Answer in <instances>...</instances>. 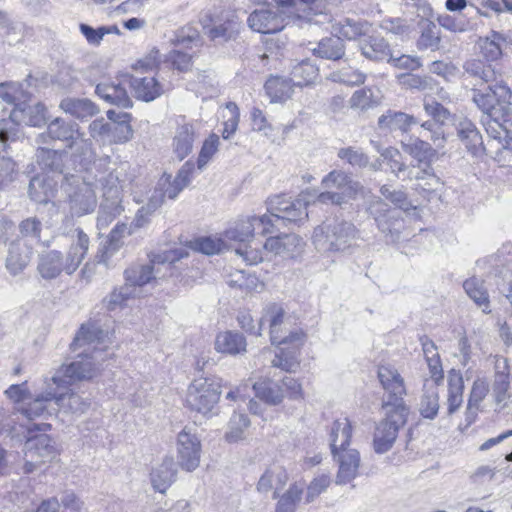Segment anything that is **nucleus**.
<instances>
[{"mask_svg": "<svg viewBox=\"0 0 512 512\" xmlns=\"http://www.w3.org/2000/svg\"><path fill=\"white\" fill-rule=\"evenodd\" d=\"M95 92L100 98L110 104L117 105L122 108H129L132 106V100L128 96L125 88L120 84L113 82H101L97 84Z\"/></svg>", "mask_w": 512, "mask_h": 512, "instance_id": "obj_35", "label": "nucleus"}, {"mask_svg": "<svg viewBox=\"0 0 512 512\" xmlns=\"http://www.w3.org/2000/svg\"><path fill=\"white\" fill-rule=\"evenodd\" d=\"M440 408L437 385L426 387L419 402V412L423 418L433 420Z\"/></svg>", "mask_w": 512, "mask_h": 512, "instance_id": "obj_50", "label": "nucleus"}, {"mask_svg": "<svg viewBox=\"0 0 512 512\" xmlns=\"http://www.w3.org/2000/svg\"><path fill=\"white\" fill-rule=\"evenodd\" d=\"M253 389L256 397L270 405H278L284 397L282 389L269 379L255 382Z\"/></svg>", "mask_w": 512, "mask_h": 512, "instance_id": "obj_51", "label": "nucleus"}, {"mask_svg": "<svg viewBox=\"0 0 512 512\" xmlns=\"http://www.w3.org/2000/svg\"><path fill=\"white\" fill-rule=\"evenodd\" d=\"M264 88L272 102L285 101L292 94V86L290 81L280 77L269 78L266 81Z\"/></svg>", "mask_w": 512, "mask_h": 512, "instance_id": "obj_53", "label": "nucleus"}, {"mask_svg": "<svg viewBox=\"0 0 512 512\" xmlns=\"http://www.w3.org/2000/svg\"><path fill=\"white\" fill-rule=\"evenodd\" d=\"M456 130L459 139L472 155L485 151L482 135L471 120L467 118L459 120Z\"/></svg>", "mask_w": 512, "mask_h": 512, "instance_id": "obj_28", "label": "nucleus"}, {"mask_svg": "<svg viewBox=\"0 0 512 512\" xmlns=\"http://www.w3.org/2000/svg\"><path fill=\"white\" fill-rule=\"evenodd\" d=\"M193 248L205 255L219 254L224 250L232 249L223 239L210 236L196 239L193 243Z\"/></svg>", "mask_w": 512, "mask_h": 512, "instance_id": "obj_62", "label": "nucleus"}, {"mask_svg": "<svg viewBox=\"0 0 512 512\" xmlns=\"http://www.w3.org/2000/svg\"><path fill=\"white\" fill-rule=\"evenodd\" d=\"M382 197L390 201L399 211H410L416 207L411 203L407 193L402 189H395L393 186L384 184L379 190Z\"/></svg>", "mask_w": 512, "mask_h": 512, "instance_id": "obj_55", "label": "nucleus"}, {"mask_svg": "<svg viewBox=\"0 0 512 512\" xmlns=\"http://www.w3.org/2000/svg\"><path fill=\"white\" fill-rule=\"evenodd\" d=\"M268 219L274 232L289 224H297L308 217L307 201L303 198L294 200L283 196H275L268 202Z\"/></svg>", "mask_w": 512, "mask_h": 512, "instance_id": "obj_8", "label": "nucleus"}, {"mask_svg": "<svg viewBox=\"0 0 512 512\" xmlns=\"http://www.w3.org/2000/svg\"><path fill=\"white\" fill-rule=\"evenodd\" d=\"M482 124L485 127L486 133L490 137L488 146L491 148L494 146L502 137L510 132L506 124H512V110L507 111V115L502 119H494L492 117H482Z\"/></svg>", "mask_w": 512, "mask_h": 512, "instance_id": "obj_42", "label": "nucleus"}, {"mask_svg": "<svg viewBox=\"0 0 512 512\" xmlns=\"http://www.w3.org/2000/svg\"><path fill=\"white\" fill-rule=\"evenodd\" d=\"M339 159L347 162L350 166L357 169L366 168L369 165V157L362 149L352 146L340 148L337 152Z\"/></svg>", "mask_w": 512, "mask_h": 512, "instance_id": "obj_60", "label": "nucleus"}, {"mask_svg": "<svg viewBox=\"0 0 512 512\" xmlns=\"http://www.w3.org/2000/svg\"><path fill=\"white\" fill-rule=\"evenodd\" d=\"M282 9L294 15L297 19L309 24H324L330 22V7L337 6L342 0H274Z\"/></svg>", "mask_w": 512, "mask_h": 512, "instance_id": "obj_9", "label": "nucleus"}, {"mask_svg": "<svg viewBox=\"0 0 512 512\" xmlns=\"http://www.w3.org/2000/svg\"><path fill=\"white\" fill-rule=\"evenodd\" d=\"M359 49L365 58L372 61H388L391 54L388 42L379 35H365L359 40Z\"/></svg>", "mask_w": 512, "mask_h": 512, "instance_id": "obj_29", "label": "nucleus"}, {"mask_svg": "<svg viewBox=\"0 0 512 512\" xmlns=\"http://www.w3.org/2000/svg\"><path fill=\"white\" fill-rule=\"evenodd\" d=\"M379 105V99L374 96L369 88L356 90L349 99L351 109L367 111Z\"/></svg>", "mask_w": 512, "mask_h": 512, "instance_id": "obj_56", "label": "nucleus"}, {"mask_svg": "<svg viewBox=\"0 0 512 512\" xmlns=\"http://www.w3.org/2000/svg\"><path fill=\"white\" fill-rule=\"evenodd\" d=\"M385 418L375 428L373 448L377 454L388 452L394 445L399 429L407 421L409 409L407 406L383 407Z\"/></svg>", "mask_w": 512, "mask_h": 512, "instance_id": "obj_7", "label": "nucleus"}, {"mask_svg": "<svg viewBox=\"0 0 512 512\" xmlns=\"http://www.w3.org/2000/svg\"><path fill=\"white\" fill-rule=\"evenodd\" d=\"M302 246V239L298 235L284 233L267 238L263 244V249L266 254L292 258L301 252Z\"/></svg>", "mask_w": 512, "mask_h": 512, "instance_id": "obj_21", "label": "nucleus"}, {"mask_svg": "<svg viewBox=\"0 0 512 512\" xmlns=\"http://www.w3.org/2000/svg\"><path fill=\"white\" fill-rule=\"evenodd\" d=\"M358 238L355 225L345 220L323 223L314 229L313 244L321 253H344Z\"/></svg>", "mask_w": 512, "mask_h": 512, "instance_id": "obj_5", "label": "nucleus"}, {"mask_svg": "<svg viewBox=\"0 0 512 512\" xmlns=\"http://www.w3.org/2000/svg\"><path fill=\"white\" fill-rule=\"evenodd\" d=\"M87 170L92 185L95 184L102 192L97 225L104 228L124 211L123 191L128 181L126 169L123 166L112 167L110 157L105 156L96 159Z\"/></svg>", "mask_w": 512, "mask_h": 512, "instance_id": "obj_1", "label": "nucleus"}, {"mask_svg": "<svg viewBox=\"0 0 512 512\" xmlns=\"http://www.w3.org/2000/svg\"><path fill=\"white\" fill-rule=\"evenodd\" d=\"M338 463V472L336 475L337 484H347L354 480L360 467V453L356 449H344L337 455H333Z\"/></svg>", "mask_w": 512, "mask_h": 512, "instance_id": "obj_25", "label": "nucleus"}, {"mask_svg": "<svg viewBox=\"0 0 512 512\" xmlns=\"http://www.w3.org/2000/svg\"><path fill=\"white\" fill-rule=\"evenodd\" d=\"M45 106L42 103H35L33 105L25 102L15 105L10 112L9 118L6 121H11L9 127L17 135L16 126L27 125L33 127H40L47 123L45 116Z\"/></svg>", "mask_w": 512, "mask_h": 512, "instance_id": "obj_19", "label": "nucleus"}, {"mask_svg": "<svg viewBox=\"0 0 512 512\" xmlns=\"http://www.w3.org/2000/svg\"><path fill=\"white\" fill-rule=\"evenodd\" d=\"M311 50L315 56L337 61L345 55V44L342 38L334 34L333 36L322 38Z\"/></svg>", "mask_w": 512, "mask_h": 512, "instance_id": "obj_38", "label": "nucleus"}, {"mask_svg": "<svg viewBox=\"0 0 512 512\" xmlns=\"http://www.w3.org/2000/svg\"><path fill=\"white\" fill-rule=\"evenodd\" d=\"M512 92L502 81L487 85L484 89H472V101L483 112L482 117L502 119L512 110Z\"/></svg>", "mask_w": 512, "mask_h": 512, "instance_id": "obj_6", "label": "nucleus"}, {"mask_svg": "<svg viewBox=\"0 0 512 512\" xmlns=\"http://www.w3.org/2000/svg\"><path fill=\"white\" fill-rule=\"evenodd\" d=\"M43 230L42 221L36 216H30L23 219L18 225V238L25 243L38 244L41 242V233Z\"/></svg>", "mask_w": 512, "mask_h": 512, "instance_id": "obj_47", "label": "nucleus"}, {"mask_svg": "<svg viewBox=\"0 0 512 512\" xmlns=\"http://www.w3.org/2000/svg\"><path fill=\"white\" fill-rule=\"evenodd\" d=\"M188 252L183 248L169 249L149 255V263L146 265H132L124 272L125 285L132 288L136 295V288L144 286L151 280L164 278L169 272L173 276L174 263L186 257Z\"/></svg>", "mask_w": 512, "mask_h": 512, "instance_id": "obj_4", "label": "nucleus"}, {"mask_svg": "<svg viewBox=\"0 0 512 512\" xmlns=\"http://www.w3.org/2000/svg\"><path fill=\"white\" fill-rule=\"evenodd\" d=\"M130 86L134 96L145 102H151L163 93L162 85L154 76L132 77Z\"/></svg>", "mask_w": 512, "mask_h": 512, "instance_id": "obj_31", "label": "nucleus"}, {"mask_svg": "<svg viewBox=\"0 0 512 512\" xmlns=\"http://www.w3.org/2000/svg\"><path fill=\"white\" fill-rule=\"evenodd\" d=\"M285 13L288 14V17L296 18L287 9H282L278 6L276 9H256L249 15L247 22L253 31L262 34H273L285 28L287 24L283 16Z\"/></svg>", "mask_w": 512, "mask_h": 512, "instance_id": "obj_15", "label": "nucleus"}, {"mask_svg": "<svg viewBox=\"0 0 512 512\" xmlns=\"http://www.w3.org/2000/svg\"><path fill=\"white\" fill-rule=\"evenodd\" d=\"M162 204V194L153 192L148 202L137 211L134 219L135 226L138 228L145 226L150 221V217Z\"/></svg>", "mask_w": 512, "mask_h": 512, "instance_id": "obj_57", "label": "nucleus"}, {"mask_svg": "<svg viewBox=\"0 0 512 512\" xmlns=\"http://www.w3.org/2000/svg\"><path fill=\"white\" fill-rule=\"evenodd\" d=\"M303 491V484L297 482L291 484L289 489L279 497L275 512H295Z\"/></svg>", "mask_w": 512, "mask_h": 512, "instance_id": "obj_52", "label": "nucleus"}, {"mask_svg": "<svg viewBox=\"0 0 512 512\" xmlns=\"http://www.w3.org/2000/svg\"><path fill=\"white\" fill-rule=\"evenodd\" d=\"M463 288L466 294L473 302L486 314L490 313V301L487 289L484 287L483 280L477 277H471L464 281Z\"/></svg>", "mask_w": 512, "mask_h": 512, "instance_id": "obj_41", "label": "nucleus"}, {"mask_svg": "<svg viewBox=\"0 0 512 512\" xmlns=\"http://www.w3.org/2000/svg\"><path fill=\"white\" fill-rule=\"evenodd\" d=\"M250 425L247 415L234 413L229 421L228 431L225 438L230 443L238 442L244 438V431Z\"/></svg>", "mask_w": 512, "mask_h": 512, "instance_id": "obj_59", "label": "nucleus"}, {"mask_svg": "<svg viewBox=\"0 0 512 512\" xmlns=\"http://www.w3.org/2000/svg\"><path fill=\"white\" fill-rule=\"evenodd\" d=\"M418 25L421 29V34L417 41L418 48L420 50H438L441 43V32L436 24L428 19L422 18Z\"/></svg>", "mask_w": 512, "mask_h": 512, "instance_id": "obj_40", "label": "nucleus"}, {"mask_svg": "<svg viewBox=\"0 0 512 512\" xmlns=\"http://www.w3.org/2000/svg\"><path fill=\"white\" fill-rule=\"evenodd\" d=\"M201 444L195 434L185 427L178 434V462L179 465L187 470H195L200 463Z\"/></svg>", "mask_w": 512, "mask_h": 512, "instance_id": "obj_18", "label": "nucleus"}, {"mask_svg": "<svg viewBox=\"0 0 512 512\" xmlns=\"http://www.w3.org/2000/svg\"><path fill=\"white\" fill-rule=\"evenodd\" d=\"M44 391L37 395L33 400L24 402L18 407V411L28 420L52 415L56 412L54 398L56 392L52 386L51 379L45 381Z\"/></svg>", "mask_w": 512, "mask_h": 512, "instance_id": "obj_17", "label": "nucleus"}, {"mask_svg": "<svg viewBox=\"0 0 512 512\" xmlns=\"http://www.w3.org/2000/svg\"><path fill=\"white\" fill-rule=\"evenodd\" d=\"M95 375V364L81 357L68 364L61 365L51 377L52 386L56 392L54 405L56 411L66 414L82 415L90 407V400L74 392H64L69 386L80 381L89 380Z\"/></svg>", "mask_w": 512, "mask_h": 512, "instance_id": "obj_2", "label": "nucleus"}, {"mask_svg": "<svg viewBox=\"0 0 512 512\" xmlns=\"http://www.w3.org/2000/svg\"><path fill=\"white\" fill-rule=\"evenodd\" d=\"M284 311L281 308L273 307L268 315L263 317L259 325H263L264 321L269 323L270 327V338L273 345H283L287 343L299 342L301 340V334L298 332H290L287 336L281 335L280 326L283 322Z\"/></svg>", "mask_w": 512, "mask_h": 512, "instance_id": "obj_27", "label": "nucleus"}, {"mask_svg": "<svg viewBox=\"0 0 512 512\" xmlns=\"http://www.w3.org/2000/svg\"><path fill=\"white\" fill-rule=\"evenodd\" d=\"M220 394L219 383L210 378H199L190 384L186 403L191 410L206 415L218 402Z\"/></svg>", "mask_w": 512, "mask_h": 512, "instance_id": "obj_12", "label": "nucleus"}, {"mask_svg": "<svg viewBox=\"0 0 512 512\" xmlns=\"http://www.w3.org/2000/svg\"><path fill=\"white\" fill-rule=\"evenodd\" d=\"M423 107L426 114L441 127L453 118L450 110L435 100H425Z\"/></svg>", "mask_w": 512, "mask_h": 512, "instance_id": "obj_64", "label": "nucleus"}, {"mask_svg": "<svg viewBox=\"0 0 512 512\" xmlns=\"http://www.w3.org/2000/svg\"><path fill=\"white\" fill-rule=\"evenodd\" d=\"M419 121L412 115L404 112L388 110L378 119V127L383 131H402L407 132L411 125L418 124Z\"/></svg>", "mask_w": 512, "mask_h": 512, "instance_id": "obj_33", "label": "nucleus"}, {"mask_svg": "<svg viewBox=\"0 0 512 512\" xmlns=\"http://www.w3.org/2000/svg\"><path fill=\"white\" fill-rule=\"evenodd\" d=\"M24 454L42 463L49 461L56 455L54 441L47 434L30 437L24 444Z\"/></svg>", "mask_w": 512, "mask_h": 512, "instance_id": "obj_26", "label": "nucleus"}, {"mask_svg": "<svg viewBox=\"0 0 512 512\" xmlns=\"http://www.w3.org/2000/svg\"><path fill=\"white\" fill-rule=\"evenodd\" d=\"M498 76L495 65L481 59H469L463 64L462 78L474 87L499 82Z\"/></svg>", "mask_w": 512, "mask_h": 512, "instance_id": "obj_20", "label": "nucleus"}, {"mask_svg": "<svg viewBox=\"0 0 512 512\" xmlns=\"http://www.w3.org/2000/svg\"><path fill=\"white\" fill-rule=\"evenodd\" d=\"M399 85L405 89L425 91L433 88L432 78L412 73H401L397 76Z\"/></svg>", "mask_w": 512, "mask_h": 512, "instance_id": "obj_63", "label": "nucleus"}, {"mask_svg": "<svg viewBox=\"0 0 512 512\" xmlns=\"http://www.w3.org/2000/svg\"><path fill=\"white\" fill-rule=\"evenodd\" d=\"M59 107L67 114L84 121L99 112L94 102L87 98L66 97L61 100Z\"/></svg>", "mask_w": 512, "mask_h": 512, "instance_id": "obj_30", "label": "nucleus"}, {"mask_svg": "<svg viewBox=\"0 0 512 512\" xmlns=\"http://www.w3.org/2000/svg\"><path fill=\"white\" fill-rule=\"evenodd\" d=\"M171 42L176 47L192 48L193 46H197L201 43V38L196 28L191 25H186L175 32L174 38L171 39Z\"/></svg>", "mask_w": 512, "mask_h": 512, "instance_id": "obj_61", "label": "nucleus"}, {"mask_svg": "<svg viewBox=\"0 0 512 512\" xmlns=\"http://www.w3.org/2000/svg\"><path fill=\"white\" fill-rule=\"evenodd\" d=\"M368 25L366 23L345 18L333 26L334 33L340 38L344 37L348 40H356L364 38L367 33Z\"/></svg>", "mask_w": 512, "mask_h": 512, "instance_id": "obj_49", "label": "nucleus"}, {"mask_svg": "<svg viewBox=\"0 0 512 512\" xmlns=\"http://www.w3.org/2000/svg\"><path fill=\"white\" fill-rule=\"evenodd\" d=\"M77 239L74 241L66 256L58 250L44 251L38 256L37 273L44 280H54L65 272L72 275L84 260L89 249V237L82 229H76Z\"/></svg>", "mask_w": 512, "mask_h": 512, "instance_id": "obj_3", "label": "nucleus"}, {"mask_svg": "<svg viewBox=\"0 0 512 512\" xmlns=\"http://www.w3.org/2000/svg\"><path fill=\"white\" fill-rule=\"evenodd\" d=\"M378 379L387 395L383 400L382 407L406 406L403 400V396L406 394L404 380L395 368L380 366Z\"/></svg>", "mask_w": 512, "mask_h": 512, "instance_id": "obj_16", "label": "nucleus"}, {"mask_svg": "<svg viewBox=\"0 0 512 512\" xmlns=\"http://www.w3.org/2000/svg\"><path fill=\"white\" fill-rule=\"evenodd\" d=\"M130 230L126 223L117 224L109 234L108 240L106 241L103 249L99 250L101 255H97L98 262H105L104 256L106 254H113L122 245V238L125 235H129Z\"/></svg>", "mask_w": 512, "mask_h": 512, "instance_id": "obj_54", "label": "nucleus"}, {"mask_svg": "<svg viewBox=\"0 0 512 512\" xmlns=\"http://www.w3.org/2000/svg\"><path fill=\"white\" fill-rule=\"evenodd\" d=\"M177 468L172 458H165L163 462L151 471V483L155 490L164 493L175 481Z\"/></svg>", "mask_w": 512, "mask_h": 512, "instance_id": "obj_32", "label": "nucleus"}, {"mask_svg": "<svg viewBox=\"0 0 512 512\" xmlns=\"http://www.w3.org/2000/svg\"><path fill=\"white\" fill-rule=\"evenodd\" d=\"M28 196L36 203L46 204L53 197V185L44 175H36L29 181Z\"/></svg>", "mask_w": 512, "mask_h": 512, "instance_id": "obj_45", "label": "nucleus"}, {"mask_svg": "<svg viewBox=\"0 0 512 512\" xmlns=\"http://www.w3.org/2000/svg\"><path fill=\"white\" fill-rule=\"evenodd\" d=\"M505 36L497 31H491L490 35L481 40L480 52L485 58V62L492 63L502 56L501 43L505 42Z\"/></svg>", "mask_w": 512, "mask_h": 512, "instance_id": "obj_48", "label": "nucleus"}, {"mask_svg": "<svg viewBox=\"0 0 512 512\" xmlns=\"http://www.w3.org/2000/svg\"><path fill=\"white\" fill-rule=\"evenodd\" d=\"M73 185L67 191L68 206L72 216L81 217L94 212L97 206V197L92 188L90 178L78 182L74 176L71 177Z\"/></svg>", "mask_w": 512, "mask_h": 512, "instance_id": "obj_13", "label": "nucleus"}, {"mask_svg": "<svg viewBox=\"0 0 512 512\" xmlns=\"http://www.w3.org/2000/svg\"><path fill=\"white\" fill-rule=\"evenodd\" d=\"M272 223L267 217V214L261 216H247L236 222L235 226L225 232V237L228 240L239 242L240 244L248 242L257 232L263 236L274 233L271 228Z\"/></svg>", "mask_w": 512, "mask_h": 512, "instance_id": "obj_14", "label": "nucleus"}, {"mask_svg": "<svg viewBox=\"0 0 512 512\" xmlns=\"http://www.w3.org/2000/svg\"><path fill=\"white\" fill-rule=\"evenodd\" d=\"M79 132V125L76 122L57 117L48 123L45 133L37 136L36 142L47 144L48 140H59L69 144Z\"/></svg>", "mask_w": 512, "mask_h": 512, "instance_id": "obj_23", "label": "nucleus"}, {"mask_svg": "<svg viewBox=\"0 0 512 512\" xmlns=\"http://www.w3.org/2000/svg\"><path fill=\"white\" fill-rule=\"evenodd\" d=\"M67 155L66 150H54L50 148L40 147L36 152L38 164L47 171L63 172V159Z\"/></svg>", "mask_w": 512, "mask_h": 512, "instance_id": "obj_44", "label": "nucleus"}, {"mask_svg": "<svg viewBox=\"0 0 512 512\" xmlns=\"http://www.w3.org/2000/svg\"><path fill=\"white\" fill-rule=\"evenodd\" d=\"M368 215L374 220L377 228L391 241H397L403 229L401 212L392 208L381 197H372L366 207Z\"/></svg>", "mask_w": 512, "mask_h": 512, "instance_id": "obj_10", "label": "nucleus"}, {"mask_svg": "<svg viewBox=\"0 0 512 512\" xmlns=\"http://www.w3.org/2000/svg\"><path fill=\"white\" fill-rule=\"evenodd\" d=\"M32 249V246L22 240L15 239L9 243L5 267L11 275L17 276L26 269L31 260Z\"/></svg>", "mask_w": 512, "mask_h": 512, "instance_id": "obj_24", "label": "nucleus"}, {"mask_svg": "<svg viewBox=\"0 0 512 512\" xmlns=\"http://www.w3.org/2000/svg\"><path fill=\"white\" fill-rule=\"evenodd\" d=\"M464 382L462 374L452 369L448 376L447 414L453 415L463 402Z\"/></svg>", "mask_w": 512, "mask_h": 512, "instance_id": "obj_39", "label": "nucleus"}, {"mask_svg": "<svg viewBox=\"0 0 512 512\" xmlns=\"http://www.w3.org/2000/svg\"><path fill=\"white\" fill-rule=\"evenodd\" d=\"M194 138L195 132L191 124H184L178 127L173 145L174 152L179 160H183L191 153Z\"/></svg>", "mask_w": 512, "mask_h": 512, "instance_id": "obj_46", "label": "nucleus"}, {"mask_svg": "<svg viewBox=\"0 0 512 512\" xmlns=\"http://www.w3.org/2000/svg\"><path fill=\"white\" fill-rule=\"evenodd\" d=\"M408 180L415 181L413 189L427 197L441 190L443 182L434 173L431 165L427 167L413 165L407 174Z\"/></svg>", "mask_w": 512, "mask_h": 512, "instance_id": "obj_22", "label": "nucleus"}, {"mask_svg": "<svg viewBox=\"0 0 512 512\" xmlns=\"http://www.w3.org/2000/svg\"><path fill=\"white\" fill-rule=\"evenodd\" d=\"M322 185L326 189L335 188L344 191L357 187L359 184L353 182L347 173L341 170H333L322 179Z\"/></svg>", "mask_w": 512, "mask_h": 512, "instance_id": "obj_58", "label": "nucleus"}, {"mask_svg": "<svg viewBox=\"0 0 512 512\" xmlns=\"http://www.w3.org/2000/svg\"><path fill=\"white\" fill-rule=\"evenodd\" d=\"M106 333L93 322L84 323L80 326L76 333L73 342L70 345L72 351L84 348L79 352L75 360H80L81 357L91 360L95 364V370L100 361H103L102 350H98L95 344L103 343Z\"/></svg>", "mask_w": 512, "mask_h": 512, "instance_id": "obj_11", "label": "nucleus"}, {"mask_svg": "<svg viewBox=\"0 0 512 512\" xmlns=\"http://www.w3.org/2000/svg\"><path fill=\"white\" fill-rule=\"evenodd\" d=\"M246 339L243 334L234 331L219 333L215 340V349L218 352L239 355L246 352Z\"/></svg>", "mask_w": 512, "mask_h": 512, "instance_id": "obj_37", "label": "nucleus"}, {"mask_svg": "<svg viewBox=\"0 0 512 512\" xmlns=\"http://www.w3.org/2000/svg\"><path fill=\"white\" fill-rule=\"evenodd\" d=\"M352 437V425L348 418L337 419L333 422L330 432V448L332 455L339 451L349 449Z\"/></svg>", "mask_w": 512, "mask_h": 512, "instance_id": "obj_34", "label": "nucleus"}, {"mask_svg": "<svg viewBox=\"0 0 512 512\" xmlns=\"http://www.w3.org/2000/svg\"><path fill=\"white\" fill-rule=\"evenodd\" d=\"M288 481V474L282 466L274 465L266 469L257 483V490L261 493H267L274 489V498L277 497V491L281 490Z\"/></svg>", "mask_w": 512, "mask_h": 512, "instance_id": "obj_36", "label": "nucleus"}, {"mask_svg": "<svg viewBox=\"0 0 512 512\" xmlns=\"http://www.w3.org/2000/svg\"><path fill=\"white\" fill-rule=\"evenodd\" d=\"M404 151L417 160V166L423 164L424 167L430 165L437 153L430 143L419 138L411 139L409 143L404 144Z\"/></svg>", "mask_w": 512, "mask_h": 512, "instance_id": "obj_43", "label": "nucleus"}]
</instances>
